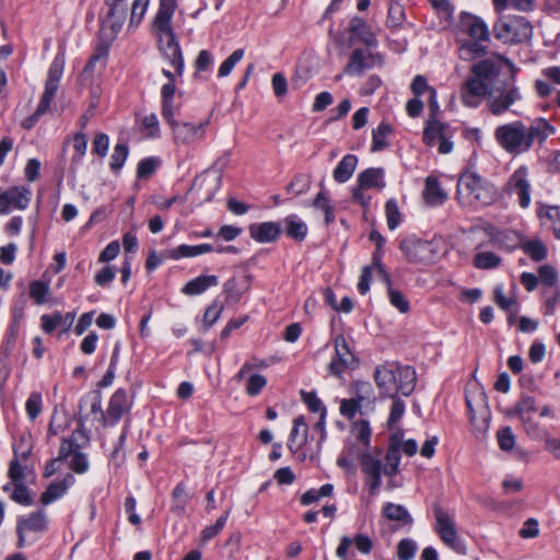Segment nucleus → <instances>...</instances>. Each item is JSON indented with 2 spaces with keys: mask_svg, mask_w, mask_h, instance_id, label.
Segmentation results:
<instances>
[{
  "mask_svg": "<svg viewBox=\"0 0 560 560\" xmlns=\"http://www.w3.org/2000/svg\"><path fill=\"white\" fill-rule=\"evenodd\" d=\"M383 515L390 521H397L404 525H410L412 517L404 505L386 503L383 508Z\"/></svg>",
  "mask_w": 560,
  "mask_h": 560,
  "instance_id": "nucleus-32",
  "label": "nucleus"
},
{
  "mask_svg": "<svg viewBox=\"0 0 560 560\" xmlns=\"http://www.w3.org/2000/svg\"><path fill=\"white\" fill-rule=\"evenodd\" d=\"M358 158L353 154H347L342 158V160L338 163L336 168L334 170V179L337 183H346L349 180L357 167Z\"/></svg>",
  "mask_w": 560,
  "mask_h": 560,
  "instance_id": "nucleus-29",
  "label": "nucleus"
},
{
  "mask_svg": "<svg viewBox=\"0 0 560 560\" xmlns=\"http://www.w3.org/2000/svg\"><path fill=\"white\" fill-rule=\"evenodd\" d=\"M497 57L502 60L512 72L511 81L491 88L487 98L489 112L494 116H500L509 112L516 102L521 101L522 94L514 80L515 72L518 70L514 62L502 55H497Z\"/></svg>",
  "mask_w": 560,
  "mask_h": 560,
  "instance_id": "nucleus-5",
  "label": "nucleus"
},
{
  "mask_svg": "<svg viewBox=\"0 0 560 560\" xmlns=\"http://www.w3.org/2000/svg\"><path fill=\"white\" fill-rule=\"evenodd\" d=\"M539 217L546 218L549 221L556 237L560 238V207H546L545 210L539 212Z\"/></svg>",
  "mask_w": 560,
  "mask_h": 560,
  "instance_id": "nucleus-49",
  "label": "nucleus"
},
{
  "mask_svg": "<svg viewBox=\"0 0 560 560\" xmlns=\"http://www.w3.org/2000/svg\"><path fill=\"white\" fill-rule=\"evenodd\" d=\"M129 149L126 143H117L112 154L110 168L114 172H118L122 166L128 156Z\"/></svg>",
  "mask_w": 560,
  "mask_h": 560,
  "instance_id": "nucleus-50",
  "label": "nucleus"
},
{
  "mask_svg": "<svg viewBox=\"0 0 560 560\" xmlns=\"http://www.w3.org/2000/svg\"><path fill=\"white\" fill-rule=\"evenodd\" d=\"M501 264V258L491 252L476 254L474 265L479 269H493Z\"/></svg>",
  "mask_w": 560,
  "mask_h": 560,
  "instance_id": "nucleus-40",
  "label": "nucleus"
},
{
  "mask_svg": "<svg viewBox=\"0 0 560 560\" xmlns=\"http://www.w3.org/2000/svg\"><path fill=\"white\" fill-rule=\"evenodd\" d=\"M378 63H382L380 55H374L358 48L351 52L345 72L349 75H362L365 70Z\"/></svg>",
  "mask_w": 560,
  "mask_h": 560,
  "instance_id": "nucleus-19",
  "label": "nucleus"
},
{
  "mask_svg": "<svg viewBox=\"0 0 560 560\" xmlns=\"http://www.w3.org/2000/svg\"><path fill=\"white\" fill-rule=\"evenodd\" d=\"M457 198L465 207L487 206L494 200V191L482 177L464 173L457 182Z\"/></svg>",
  "mask_w": 560,
  "mask_h": 560,
  "instance_id": "nucleus-6",
  "label": "nucleus"
},
{
  "mask_svg": "<svg viewBox=\"0 0 560 560\" xmlns=\"http://www.w3.org/2000/svg\"><path fill=\"white\" fill-rule=\"evenodd\" d=\"M405 20V10L401 4L394 2L389 4L386 24L388 27H397Z\"/></svg>",
  "mask_w": 560,
  "mask_h": 560,
  "instance_id": "nucleus-51",
  "label": "nucleus"
},
{
  "mask_svg": "<svg viewBox=\"0 0 560 560\" xmlns=\"http://www.w3.org/2000/svg\"><path fill=\"white\" fill-rule=\"evenodd\" d=\"M545 299L546 314L553 315L556 310L560 307V288L542 289Z\"/></svg>",
  "mask_w": 560,
  "mask_h": 560,
  "instance_id": "nucleus-41",
  "label": "nucleus"
},
{
  "mask_svg": "<svg viewBox=\"0 0 560 560\" xmlns=\"http://www.w3.org/2000/svg\"><path fill=\"white\" fill-rule=\"evenodd\" d=\"M500 67L491 59H483L471 67V73L489 82L500 74Z\"/></svg>",
  "mask_w": 560,
  "mask_h": 560,
  "instance_id": "nucleus-31",
  "label": "nucleus"
},
{
  "mask_svg": "<svg viewBox=\"0 0 560 560\" xmlns=\"http://www.w3.org/2000/svg\"><path fill=\"white\" fill-rule=\"evenodd\" d=\"M536 410V400L533 396L524 395L521 397L515 408L509 411V416L517 417L518 419L526 418L528 412Z\"/></svg>",
  "mask_w": 560,
  "mask_h": 560,
  "instance_id": "nucleus-37",
  "label": "nucleus"
},
{
  "mask_svg": "<svg viewBox=\"0 0 560 560\" xmlns=\"http://www.w3.org/2000/svg\"><path fill=\"white\" fill-rule=\"evenodd\" d=\"M335 358L329 363V372L335 376H341L346 370H354L359 365V359L343 335L336 336L334 340Z\"/></svg>",
  "mask_w": 560,
  "mask_h": 560,
  "instance_id": "nucleus-13",
  "label": "nucleus"
},
{
  "mask_svg": "<svg viewBox=\"0 0 560 560\" xmlns=\"http://www.w3.org/2000/svg\"><path fill=\"white\" fill-rule=\"evenodd\" d=\"M357 183L360 187L371 189H383L385 187L384 170L382 167H371L359 174Z\"/></svg>",
  "mask_w": 560,
  "mask_h": 560,
  "instance_id": "nucleus-26",
  "label": "nucleus"
},
{
  "mask_svg": "<svg viewBox=\"0 0 560 560\" xmlns=\"http://www.w3.org/2000/svg\"><path fill=\"white\" fill-rule=\"evenodd\" d=\"M63 68H65L63 57L56 56L48 69L47 78L45 81L44 93L40 97L37 108L33 115H31L22 120V122H21L22 128L27 129V130L32 129L37 124L39 118L49 112L50 104L56 96L60 80L62 78Z\"/></svg>",
  "mask_w": 560,
  "mask_h": 560,
  "instance_id": "nucleus-7",
  "label": "nucleus"
},
{
  "mask_svg": "<svg viewBox=\"0 0 560 560\" xmlns=\"http://www.w3.org/2000/svg\"><path fill=\"white\" fill-rule=\"evenodd\" d=\"M25 410L31 421H34L40 415L43 410V398L39 393L34 392L28 396L25 402Z\"/></svg>",
  "mask_w": 560,
  "mask_h": 560,
  "instance_id": "nucleus-45",
  "label": "nucleus"
},
{
  "mask_svg": "<svg viewBox=\"0 0 560 560\" xmlns=\"http://www.w3.org/2000/svg\"><path fill=\"white\" fill-rule=\"evenodd\" d=\"M189 495L184 483H178L172 492V510L182 514L186 510Z\"/></svg>",
  "mask_w": 560,
  "mask_h": 560,
  "instance_id": "nucleus-36",
  "label": "nucleus"
},
{
  "mask_svg": "<svg viewBox=\"0 0 560 560\" xmlns=\"http://www.w3.org/2000/svg\"><path fill=\"white\" fill-rule=\"evenodd\" d=\"M65 494V487L60 486L58 481H54L49 483L46 490L42 493L39 501L43 505H48Z\"/></svg>",
  "mask_w": 560,
  "mask_h": 560,
  "instance_id": "nucleus-43",
  "label": "nucleus"
},
{
  "mask_svg": "<svg viewBox=\"0 0 560 560\" xmlns=\"http://www.w3.org/2000/svg\"><path fill=\"white\" fill-rule=\"evenodd\" d=\"M267 380L261 374H253L248 377L246 384V393L249 396H256L266 386Z\"/></svg>",
  "mask_w": 560,
  "mask_h": 560,
  "instance_id": "nucleus-60",
  "label": "nucleus"
},
{
  "mask_svg": "<svg viewBox=\"0 0 560 560\" xmlns=\"http://www.w3.org/2000/svg\"><path fill=\"white\" fill-rule=\"evenodd\" d=\"M130 408L131 400L128 398L127 392L122 388L117 389L112 395L106 410L108 423L118 422L125 413L129 412Z\"/></svg>",
  "mask_w": 560,
  "mask_h": 560,
  "instance_id": "nucleus-20",
  "label": "nucleus"
},
{
  "mask_svg": "<svg viewBox=\"0 0 560 560\" xmlns=\"http://www.w3.org/2000/svg\"><path fill=\"white\" fill-rule=\"evenodd\" d=\"M523 250L535 261H541L547 257L546 246L540 241L526 242Z\"/></svg>",
  "mask_w": 560,
  "mask_h": 560,
  "instance_id": "nucleus-47",
  "label": "nucleus"
},
{
  "mask_svg": "<svg viewBox=\"0 0 560 560\" xmlns=\"http://www.w3.org/2000/svg\"><path fill=\"white\" fill-rule=\"evenodd\" d=\"M160 161L155 158H148L143 159L139 162L138 168H137V175L139 178H145L149 177L151 174H153L159 166Z\"/></svg>",
  "mask_w": 560,
  "mask_h": 560,
  "instance_id": "nucleus-61",
  "label": "nucleus"
},
{
  "mask_svg": "<svg viewBox=\"0 0 560 560\" xmlns=\"http://www.w3.org/2000/svg\"><path fill=\"white\" fill-rule=\"evenodd\" d=\"M352 433L357 441H359L364 447L370 446L372 430L369 421L359 420L352 424Z\"/></svg>",
  "mask_w": 560,
  "mask_h": 560,
  "instance_id": "nucleus-38",
  "label": "nucleus"
},
{
  "mask_svg": "<svg viewBox=\"0 0 560 560\" xmlns=\"http://www.w3.org/2000/svg\"><path fill=\"white\" fill-rule=\"evenodd\" d=\"M493 35L504 44L524 43L533 37V26L525 16L508 15L493 24Z\"/></svg>",
  "mask_w": 560,
  "mask_h": 560,
  "instance_id": "nucleus-8",
  "label": "nucleus"
},
{
  "mask_svg": "<svg viewBox=\"0 0 560 560\" xmlns=\"http://www.w3.org/2000/svg\"><path fill=\"white\" fill-rule=\"evenodd\" d=\"M432 509L435 520L434 530L441 541L455 552L465 555L467 548L457 532L455 515L439 503H434Z\"/></svg>",
  "mask_w": 560,
  "mask_h": 560,
  "instance_id": "nucleus-9",
  "label": "nucleus"
},
{
  "mask_svg": "<svg viewBox=\"0 0 560 560\" xmlns=\"http://www.w3.org/2000/svg\"><path fill=\"white\" fill-rule=\"evenodd\" d=\"M32 446L26 439L22 438L19 445L13 447L14 457L9 464L8 477L11 482L24 483V481L34 475L33 467L26 462L31 455Z\"/></svg>",
  "mask_w": 560,
  "mask_h": 560,
  "instance_id": "nucleus-12",
  "label": "nucleus"
},
{
  "mask_svg": "<svg viewBox=\"0 0 560 560\" xmlns=\"http://www.w3.org/2000/svg\"><path fill=\"white\" fill-rule=\"evenodd\" d=\"M175 9L176 0H160V7L153 21L160 50L168 65L174 68V71L165 68L162 70L168 82H175V78L182 77L184 71L183 54L172 27Z\"/></svg>",
  "mask_w": 560,
  "mask_h": 560,
  "instance_id": "nucleus-2",
  "label": "nucleus"
},
{
  "mask_svg": "<svg viewBox=\"0 0 560 560\" xmlns=\"http://www.w3.org/2000/svg\"><path fill=\"white\" fill-rule=\"evenodd\" d=\"M209 124L210 118H207L199 124L177 121L171 127L174 142L178 145H189L201 141L205 138Z\"/></svg>",
  "mask_w": 560,
  "mask_h": 560,
  "instance_id": "nucleus-15",
  "label": "nucleus"
},
{
  "mask_svg": "<svg viewBox=\"0 0 560 560\" xmlns=\"http://www.w3.org/2000/svg\"><path fill=\"white\" fill-rule=\"evenodd\" d=\"M385 464L382 460V453L363 452L360 455L361 470L365 475V485L371 494H376L382 486V475L389 478L399 472L400 448L390 445L384 456Z\"/></svg>",
  "mask_w": 560,
  "mask_h": 560,
  "instance_id": "nucleus-4",
  "label": "nucleus"
},
{
  "mask_svg": "<svg viewBox=\"0 0 560 560\" xmlns=\"http://www.w3.org/2000/svg\"><path fill=\"white\" fill-rule=\"evenodd\" d=\"M163 256L165 258H170V259H174V260H177L180 258H186V257H196V256H199L198 246L182 244L175 248L167 249V250L163 252Z\"/></svg>",
  "mask_w": 560,
  "mask_h": 560,
  "instance_id": "nucleus-39",
  "label": "nucleus"
},
{
  "mask_svg": "<svg viewBox=\"0 0 560 560\" xmlns=\"http://www.w3.org/2000/svg\"><path fill=\"white\" fill-rule=\"evenodd\" d=\"M149 5V0H135L131 8L130 15V25H139L142 21L147 9Z\"/></svg>",
  "mask_w": 560,
  "mask_h": 560,
  "instance_id": "nucleus-59",
  "label": "nucleus"
},
{
  "mask_svg": "<svg viewBox=\"0 0 560 560\" xmlns=\"http://www.w3.org/2000/svg\"><path fill=\"white\" fill-rule=\"evenodd\" d=\"M244 57V49L240 48L234 50L219 67L218 77L225 78L228 77L235 65L242 60Z\"/></svg>",
  "mask_w": 560,
  "mask_h": 560,
  "instance_id": "nucleus-46",
  "label": "nucleus"
},
{
  "mask_svg": "<svg viewBox=\"0 0 560 560\" xmlns=\"http://www.w3.org/2000/svg\"><path fill=\"white\" fill-rule=\"evenodd\" d=\"M555 132V128L545 118H537L529 126L521 120L500 125L493 136L506 153L518 155L527 152L535 142L542 144Z\"/></svg>",
  "mask_w": 560,
  "mask_h": 560,
  "instance_id": "nucleus-1",
  "label": "nucleus"
},
{
  "mask_svg": "<svg viewBox=\"0 0 560 560\" xmlns=\"http://www.w3.org/2000/svg\"><path fill=\"white\" fill-rule=\"evenodd\" d=\"M284 232L288 237L301 242L307 235V225L296 214H291L284 219Z\"/></svg>",
  "mask_w": 560,
  "mask_h": 560,
  "instance_id": "nucleus-28",
  "label": "nucleus"
},
{
  "mask_svg": "<svg viewBox=\"0 0 560 560\" xmlns=\"http://www.w3.org/2000/svg\"><path fill=\"white\" fill-rule=\"evenodd\" d=\"M417 545L411 539H402L397 547V553L400 560H410L413 558Z\"/></svg>",
  "mask_w": 560,
  "mask_h": 560,
  "instance_id": "nucleus-64",
  "label": "nucleus"
},
{
  "mask_svg": "<svg viewBox=\"0 0 560 560\" xmlns=\"http://www.w3.org/2000/svg\"><path fill=\"white\" fill-rule=\"evenodd\" d=\"M229 511H226L223 515H221L214 525L207 526L201 532V539L202 541H208L211 538L215 537L225 526V523L229 517Z\"/></svg>",
  "mask_w": 560,
  "mask_h": 560,
  "instance_id": "nucleus-55",
  "label": "nucleus"
},
{
  "mask_svg": "<svg viewBox=\"0 0 560 560\" xmlns=\"http://www.w3.org/2000/svg\"><path fill=\"white\" fill-rule=\"evenodd\" d=\"M373 377L381 395L395 398L399 394L410 396L417 384L416 370L398 362H385L375 368Z\"/></svg>",
  "mask_w": 560,
  "mask_h": 560,
  "instance_id": "nucleus-3",
  "label": "nucleus"
},
{
  "mask_svg": "<svg viewBox=\"0 0 560 560\" xmlns=\"http://www.w3.org/2000/svg\"><path fill=\"white\" fill-rule=\"evenodd\" d=\"M69 467L77 474H84L89 469V460L82 452H74L69 462Z\"/></svg>",
  "mask_w": 560,
  "mask_h": 560,
  "instance_id": "nucleus-63",
  "label": "nucleus"
},
{
  "mask_svg": "<svg viewBox=\"0 0 560 560\" xmlns=\"http://www.w3.org/2000/svg\"><path fill=\"white\" fill-rule=\"evenodd\" d=\"M388 298L390 304L400 313H407L409 311V302L400 291L389 288Z\"/></svg>",
  "mask_w": 560,
  "mask_h": 560,
  "instance_id": "nucleus-62",
  "label": "nucleus"
},
{
  "mask_svg": "<svg viewBox=\"0 0 560 560\" xmlns=\"http://www.w3.org/2000/svg\"><path fill=\"white\" fill-rule=\"evenodd\" d=\"M349 31L365 46L375 47L377 39L371 27L361 18H353L350 21Z\"/></svg>",
  "mask_w": 560,
  "mask_h": 560,
  "instance_id": "nucleus-23",
  "label": "nucleus"
},
{
  "mask_svg": "<svg viewBox=\"0 0 560 560\" xmlns=\"http://www.w3.org/2000/svg\"><path fill=\"white\" fill-rule=\"evenodd\" d=\"M487 402V396L486 393L480 390L476 393V399L469 394H466V405L469 411L470 421L472 422L475 420V405L477 408L485 407Z\"/></svg>",
  "mask_w": 560,
  "mask_h": 560,
  "instance_id": "nucleus-58",
  "label": "nucleus"
},
{
  "mask_svg": "<svg viewBox=\"0 0 560 560\" xmlns=\"http://www.w3.org/2000/svg\"><path fill=\"white\" fill-rule=\"evenodd\" d=\"M31 189L25 186H12L0 190V214H8L11 210H24L31 201Z\"/></svg>",
  "mask_w": 560,
  "mask_h": 560,
  "instance_id": "nucleus-16",
  "label": "nucleus"
},
{
  "mask_svg": "<svg viewBox=\"0 0 560 560\" xmlns=\"http://www.w3.org/2000/svg\"><path fill=\"white\" fill-rule=\"evenodd\" d=\"M393 133V127L386 122H381L377 128L372 131V152L386 149L389 145L388 138Z\"/></svg>",
  "mask_w": 560,
  "mask_h": 560,
  "instance_id": "nucleus-30",
  "label": "nucleus"
},
{
  "mask_svg": "<svg viewBox=\"0 0 560 560\" xmlns=\"http://www.w3.org/2000/svg\"><path fill=\"white\" fill-rule=\"evenodd\" d=\"M312 207L324 212L325 223L327 225L335 221V209L330 202L327 191H319L315 199L312 201Z\"/></svg>",
  "mask_w": 560,
  "mask_h": 560,
  "instance_id": "nucleus-33",
  "label": "nucleus"
},
{
  "mask_svg": "<svg viewBox=\"0 0 560 560\" xmlns=\"http://www.w3.org/2000/svg\"><path fill=\"white\" fill-rule=\"evenodd\" d=\"M393 399L389 417L387 420V425L389 429L394 428V425L402 418L405 413V402L399 399L397 396Z\"/></svg>",
  "mask_w": 560,
  "mask_h": 560,
  "instance_id": "nucleus-56",
  "label": "nucleus"
},
{
  "mask_svg": "<svg viewBox=\"0 0 560 560\" xmlns=\"http://www.w3.org/2000/svg\"><path fill=\"white\" fill-rule=\"evenodd\" d=\"M490 39H470L460 42L459 55L462 59L469 60L478 57H482L488 54V47L483 43H488Z\"/></svg>",
  "mask_w": 560,
  "mask_h": 560,
  "instance_id": "nucleus-27",
  "label": "nucleus"
},
{
  "mask_svg": "<svg viewBox=\"0 0 560 560\" xmlns=\"http://www.w3.org/2000/svg\"><path fill=\"white\" fill-rule=\"evenodd\" d=\"M252 238L259 243H271L276 241L281 233V225L277 222L253 223L248 228Z\"/></svg>",
  "mask_w": 560,
  "mask_h": 560,
  "instance_id": "nucleus-21",
  "label": "nucleus"
},
{
  "mask_svg": "<svg viewBox=\"0 0 560 560\" xmlns=\"http://www.w3.org/2000/svg\"><path fill=\"white\" fill-rule=\"evenodd\" d=\"M422 197L431 207L441 206L447 199V194L441 188L436 177L428 176L425 179Z\"/></svg>",
  "mask_w": 560,
  "mask_h": 560,
  "instance_id": "nucleus-22",
  "label": "nucleus"
},
{
  "mask_svg": "<svg viewBox=\"0 0 560 560\" xmlns=\"http://www.w3.org/2000/svg\"><path fill=\"white\" fill-rule=\"evenodd\" d=\"M48 290V285L43 281L35 280L30 283V296L38 305L46 302Z\"/></svg>",
  "mask_w": 560,
  "mask_h": 560,
  "instance_id": "nucleus-54",
  "label": "nucleus"
},
{
  "mask_svg": "<svg viewBox=\"0 0 560 560\" xmlns=\"http://www.w3.org/2000/svg\"><path fill=\"white\" fill-rule=\"evenodd\" d=\"M538 279H539V282H541V284L544 285V289L559 287L557 284L558 273H557L556 269L548 264L539 267Z\"/></svg>",
  "mask_w": 560,
  "mask_h": 560,
  "instance_id": "nucleus-42",
  "label": "nucleus"
},
{
  "mask_svg": "<svg viewBox=\"0 0 560 560\" xmlns=\"http://www.w3.org/2000/svg\"><path fill=\"white\" fill-rule=\"evenodd\" d=\"M13 490L11 493V499L22 505H31L33 500L31 498L28 488L24 483L12 482Z\"/></svg>",
  "mask_w": 560,
  "mask_h": 560,
  "instance_id": "nucleus-52",
  "label": "nucleus"
},
{
  "mask_svg": "<svg viewBox=\"0 0 560 560\" xmlns=\"http://www.w3.org/2000/svg\"><path fill=\"white\" fill-rule=\"evenodd\" d=\"M113 16L108 13V18L102 22L100 28V37L103 42L110 43L115 39L116 35L121 28V22L113 21Z\"/></svg>",
  "mask_w": 560,
  "mask_h": 560,
  "instance_id": "nucleus-35",
  "label": "nucleus"
},
{
  "mask_svg": "<svg viewBox=\"0 0 560 560\" xmlns=\"http://www.w3.org/2000/svg\"><path fill=\"white\" fill-rule=\"evenodd\" d=\"M498 444L502 451H511L515 445V435L510 427H505L497 433Z\"/></svg>",
  "mask_w": 560,
  "mask_h": 560,
  "instance_id": "nucleus-57",
  "label": "nucleus"
},
{
  "mask_svg": "<svg viewBox=\"0 0 560 560\" xmlns=\"http://www.w3.org/2000/svg\"><path fill=\"white\" fill-rule=\"evenodd\" d=\"M491 88L488 82L472 74L462 86L460 98L464 105L477 107L481 98L489 95Z\"/></svg>",
  "mask_w": 560,
  "mask_h": 560,
  "instance_id": "nucleus-18",
  "label": "nucleus"
},
{
  "mask_svg": "<svg viewBox=\"0 0 560 560\" xmlns=\"http://www.w3.org/2000/svg\"><path fill=\"white\" fill-rule=\"evenodd\" d=\"M47 513L40 509L27 516H21L16 522V534L19 548L34 544L43 534L48 530Z\"/></svg>",
  "mask_w": 560,
  "mask_h": 560,
  "instance_id": "nucleus-10",
  "label": "nucleus"
},
{
  "mask_svg": "<svg viewBox=\"0 0 560 560\" xmlns=\"http://www.w3.org/2000/svg\"><path fill=\"white\" fill-rule=\"evenodd\" d=\"M218 284L219 278L217 276L201 275L188 281L182 289V292L186 295H199L206 292L209 288L217 287Z\"/></svg>",
  "mask_w": 560,
  "mask_h": 560,
  "instance_id": "nucleus-24",
  "label": "nucleus"
},
{
  "mask_svg": "<svg viewBox=\"0 0 560 560\" xmlns=\"http://www.w3.org/2000/svg\"><path fill=\"white\" fill-rule=\"evenodd\" d=\"M445 126L435 119H430L423 130V141L427 145H435L445 136Z\"/></svg>",
  "mask_w": 560,
  "mask_h": 560,
  "instance_id": "nucleus-34",
  "label": "nucleus"
},
{
  "mask_svg": "<svg viewBox=\"0 0 560 560\" xmlns=\"http://www.w3.org/2000/svg\"><path fill=\"white\" fill-rule=\"evenodd\" d=\"M370 241L376 244L377 250L373 255V262L376 265L380 272L383 275L384 279L389 282V276L384 270L383 266L381 265V249L385 245V238L381 235L377 231H372L370 233Z\"/></svg>",
  "mask_w": 560,
  "mask_h": 560,
  "instance_id": "nucleus-48",
  "label": "nucleus"
},
{
  "mask_svg": "<svg viewBox=\"0 0 560 560\" xmlns=\"http://www.w3.org/2000/svg\"><path fill=\"white\" fill-rule=\"evenodd\" d=\"M385 213L388 229L392 231L395 230L401 222V214L395 199L386 201Z\"/></svg>",
  "mask_w": 560,
  "mask_h": 560,
  "instance_id": "nucleus-44",
  "label": "nucleus"
},
{
  "mask_svg": "<svg viewBox=\"0 0 560 560\" xmlns=\"http://www.w3.org/2000/svg\"><path fill=\"white\" fill-rule=\"evenodd\" d=\"M456 36L468 35L470 39H490V31L487 23L479 16L468 12H462L453 27Z\"/></svg>",
  "mask_w": 560,
  "mask_h": 560,
  "instance_id": "nucleus-14",
  "label": "nucleus"
},
{
  "mask_svg": "<svg viewBox=\"0 0 560 560\" xmlns=\"http://www.w3.org/2000/svg\"><path fill=\"white\" fill-rule=\"evenodd\" d=\"M108 56V49L107 47H98L95 52L90 58L89 62L86 63L84 70L86 72L93 71L95 68L103 69L106 65Z\"/></svg>",
  "mask_w": 560,
  "mask_h": 560,
  "instance_id": "nucleus-53",
  "label": "nucleus"
},
{
  "mask_svg": "<svg viewBox=\"0 0 560 560\" xmlns=\"http://www.w3.org/2000/svg\"><path fill=\"white\" fill-rule=\"evenodd\" d=\"M400 249L411 262H432L439 255V247L435 241L421 240L415 235L402 240Z\"/></svg>",
  "mask_w": 560,
  "mask_h": 560,
  "instance_id": "nucleus-11",
  "label": "nucleus"
},
{
  "mask_svg": "<svg viewBox=\"0 0 560 560\" xmlns=\"http://www.w3.org/2000/svg\"><path fill=\"white\" fill-rule=\"evenodd\" d=\"M506 190L509 194L517 196L520 206L522 208H527L529 206L530 183L529 170L527 166L522 165L513 172L506 183Z\"/></svg>",
  "mask_w": 560,
  "mask_h": 560,
  "instance_id": "nucleus-17",
  "label": "nucleus"
},
{
  "mask_svg": "<svg viewBox=\"0 0 560 560\" xmlns=\"http://www.w3.org/2000/svg\"><path fill=\"white\" fill-rule=\"evenodd\" d=\"M74 319V315L67 313L62 315L57 312L52 315H43L40 317L42 327L45 332L51 334L56 328L61 327L65 331L69 330Z\"/></svg>",
  "mask_w": 560,
  "mask_h": 560,
  "instance_id": "nucleus-25",
  "label": "nucleus"
}]
</instances>
